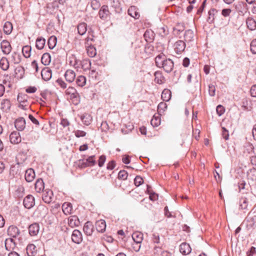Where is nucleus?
<instances>
[{
    "label": "nucleus",
    "instance_id": "obj_1",
    "mask_svg": "<svg viewBox=\"0 0 256 256\" xmlns=\"http://www.w3.org/2000/svg\"><path fill=\"white\" fill-rule=\"evenodd\" d=\"M66 94L70 96V98L72 100L73 102L76 104L79 102L80 96L76 89L72 86H70L66 90Z\"/></svg>",
    "mask_w": 256,
    "mask_h": 256
},
{
    "label": "nucleus",
    "instance_id": "obj_2",
    "mask_svg": "<svg viewBox=\"0 0 256 256\" xmlns=\"http://www.w3.org/2000/svg\"><path fill=\"white\" fill-rule=\"evenodd\" d=\"M252 205V200L248 198L242 197L240 199L239 208L244 210H248Z\"/></svg>",
    "mask_w": 256,
    "mask_h": 256
},
{
    "label": "nucleus",
    "instance_id": "obj_3",
    "mask_svg": "<svg viewBox=\"0 0 256 256\" xmlns=\"http://www.w3.org/2000/svg\"><path fill=\"white\" fill-rule=\"evenodd\" d=\"M24 206L26 208L30 209L32 208L35 204L34 197L32 195L27 196L24 200Z\"/></svg>",
    "mask_w": 256,
    "mask_h": 256
},
{
    "label": "nucleus",
    "instance_id": "obj_4",
    "mask_svg": "<svg viewBox=\"0 0 256 256\" xmlns=\"http://www.w3.org/2000/svg\"><path fill=\"white\" fill-rule=\"evenodd\" d=\"M98 14H99L100 18L101 19H102V20L107 19L109 17L110 14V12L108 10V6H106V5L102 6L100 8L99 10Z\"/></svg>",
    "mask_w": 256,
    "mask_h": 256
},
{
    "label": "nucleus",
    "instance_id": "obj_5",
    "mask_svg": "<svg viewBox=\"0 0 256 256\" xmlns=\"http://www.w3.org/2000/svg\"><path fill=\"white\" fill-rule=\"evenodd\" d=\"M20 230L18 228L14 226H10L8 229V235L14 238H18L20 234Z\"/></svg>",
    "mask_w": 256,
    "mask_h": 256
},
{
    "label": "nucleus",
    "instance_id": "obj_6",
    "mask_svg": "<svg viewBox=\"0 0 256 256\" xmlns=\"http://www.w3.org/2000/svg\"><path fill=\"white\" fill-rule=\"evenodd\" d=\"M53 198V192L50 190H46L43 192L42 198L44 202L50 204Z\"/></svg>",
    "mask_w": 256,
    "mask_h": 256
},
{
    "label": "nucleus",
    "instance_id": "obj_7",
    "mask_svg": "<svg viewBox=\"0 0 256 256\" xmlns=\"http://www.w3.org/2000/svg\"><path fill=\"white\" fill-rule=\"evenodd\" d=\"M174 63L170 59L163 60L162 61V67L166 72H170L173 68Z\"/></svg>",
    "mask_w": 256,
    "mask_h": 256
},
{
    "label": "nucleus",
    "instance_id": "obj_8",
    "mask_svg": "<svg viewBox=\"0 0 256 256\" xmlns=\"http://www.w3.org/2000/svg\"><path fill=\"white\" fill-rule=\"evenodd\" d=\"M72 240L76 244H80L82 240L81 232L78 230H74L72 235Z\"/></svg>",
    "mask_w": 256,
    "mask_h": 256
},
{
    "label": "nucleus",
    "instance_id": "obj_9",
    "mask_svg": "<svg viewBox=\"0 0 256 256\" xmlns=\"http://www.w3.org/2000/svg\"><path fill=\"white\" fill-rule=\"evenodd\" d=\"M10 140L11 143L18 144L21 142L22 138L19 132H13L10 136Z\"/></svg>",
    "mask_w": 256,
    "mask_h": 256
},
{
    "label": "nucleus",
    "instance_id": "obj_10",
    "mask_svg": "<svg viewBox=\"0 0 256 256\" xmlns=\"http://www.w3.org/2000/svg\"><path fill=\"white\" fill-rule=\"evenodd\" d=\"M160 108V104H159L158 105V110ZM160 113L158 112L157 114H155L154 116L152 119L150 121V124L154 128H158V126L160 125Z\"/></svg>",
    "mask_w": 256,
    "mask_h": 256
},
{
    "label": "nucleus",
    "instance_id": "obj_11",
    "mask_svg": "<svg viewBox=\"0 0 256 256\" xmlns=\"http://www.w3.org/2000/svg\"><path fill=\"white\" fill-rule=\"evenodd\" d=\"M14 126L19 131L23 130L26 127V120L23 118H19L15 120Z\"/></svg>",
    "mask_w": 256,
    "mask_h": 256
},
{
    "label": "nucleus",
    "instance_id": "obj_12",
    "mask_svg": "<svg viewBox=\"0 0 256 256\" xmlns=\"http://www.w3.org/2000/svg\"><path fill=\"white\" fill-rule=\"evenodd\" d=\"M174 50L177 54H180L186 48L185 42L182 40L176 42L174 45Z\"/></svg>",
    "mask_w": 256,
    "mask_h": 256
},
{
    "label": "nucleus",
    "instance_id": "obj_13",
    "mask_svg": "<svg viewBox=\"0 0 256 256\" xmlns=\"http://www.w3.org/2000/svg\"><path fill=\"white\" fill-rule=\"evenodd\" d=\"M236 10L240 12V14H244L246 12L247 5L246 3L242 2H238L234 5Z\"/></svg>",
    "mask_w": 256,
    "mask_h": 256
},
{
    "label": "nucleus",
    "instance_id": "obj_14",
    "mask_svg": "<svg viewBox=\"0 0 256 256\" xmlns=\"http://www.w3.org/2000/svg\"><path fill=\"white\" fill-rule=\"evenodd\" d=\"M191 251L190 246L186 242H183L180 246V252L184 255L189 254Z\"/></svg>",
    "mask_w": 256,
    "mask_h": 256
},
{
    "label": "nucleus",
    "instance_id": "obj_15",
    "mask_svg": "<svg viewBox=\"0 0 256 256\" xmlns=\"http://www.w3.org/2000/svg\"><path fill=\"white\" fill-rule=\"evenodd\" d=\"M41 75L44 80L48 81L52 78V70L48 68H44L42 70Z\"/></svg>",
    "mask_w": 256,
    "mask_h": 256
},
{
    "label": "nucleus",
    "instance_id": "obj_16",
    "mask_svg": "<svg viewBox=\"0 0 256 256\" xmlns=\"http://www.w3.org/2000/svg\"><path fill=\"white\" fill-rule=\"evenodd\" d=\"M40 230V226L38 223H34L28 227L29 234L32 236L37 235Z\"/></svg>",
    "mask_w": 256,
    "mask_h": 256
},
{
    "label": "nucleus",
    "instance_id": "obj_17",
    "mask_svg": "<svg viewBox=\"0 0 256 256\" xmlns=\"http://www.w3.org/2000/svg\"><path fill=\"white\" fill-rule=\"evenodd\" d=\"M1 48L4 54H8L11 52L12 48L8 41L4 40L1 42Z\"/></svg>",
    "mask_w": 256,
    "mask_h": 256
},
{
    "label": "nucleus",
    "instance_id": "obj_18",
    "mask_svg": "<svg viewBox=\"0 0 256 256\" xmlns=\"http://www.w3.org/2000/svg\"><path fill=\"white\" fill-rule=\"evenodd\" d=\"M94 226L92 222L88 221L84 225V232L87 236H91L92 234Z\"/></svg>",
    "mask_w": 256,
    "mask_h": 256
},
{
    "label": "nucleus",
    "instance_id": "obj_19",
    "mask_svg": "<svg viewBox=\"0 0 256 256\" xmlns=\"http://www.w3.org/2000/svg\"><path fill=\"white\" fill-rule=\"evenodd\" d=\"M35 132L32 130L30 132H25L23 135L22 139L28 142H32L36 139Z\"/></svg>",
    "mask_w": 256,
    "mask_h": 256
},
{
    "label": "nucleus",
    "instance_id": "obj_20",
    "mask_svg": "<svg viewBox=\"0 0 256 256\" xmlns=\"http://www.w3.org/2000/svg\"><path fill=\"white\" fill-rule=\"evenodd\" d=\"M25 180L27 182H32L35 177V172L33 169L29 168L26 171Z\"/></svg>",
    "mask_w": 256,
    "mask_h": 256
},
{
    "label": "nucleus",
    "instance_id": "obj_21",
    "mask_svg": "<svg viewBox=\"0 0 256 256\" xmlns=\"http://www.w3.org/2000/svg\"><path fill=\"white\" fill-rule=\"evenodd\" d=\"M64 77L67 82H72L76 78V74L74 70H68L65 72Z\"/></svg>",
    "mask_w": 256,
    "mask_h": 256
},
{
    "label": "nucleus",
    "instance_id": "obj_22",
    "mask_svg": "<svg viewBox=\"0 0 256 256\" xmlns=\"http://www.w3.org/2000/svg\"><path fill=\"white\" fill-rule=\"evenodd\" d=\"M96 228L98 232H104L106 228V222L103 220H98L96 223Z\"/></svg>",
    "mask_w": 256,
    "mask_h": 256
},
{
    "label": "nucleus",
    "instance_id": "obj_23",
    "mask_svg": "<svg viewBox=\"0 0 256 256\" xmlns=\"http://www.w3.org/2000/svg\"><path fill=\"white\" fill-rule=\"evenodd\" d=\"M246 24L248 28L250 30H254L256 29V20L252 17H248L246 20Z\"/></svg>",
    "mask_w": 256,
    "mask_h": 256
},
{
    "label": "nucleus",
    "instance_id": "obj_24",
    "mask_svg": "<svg viewBox=\"0 0 256 256\" xmlns=\"http://www.w3.org/2000/svg\"><path fill=\"white\" fill-rule=\"evenodd\" d=\"M128 14L135 19H138L140 14L138 12L137 8L135 6H130L128 10Z\"/></svg>",
    "mask_w": 256,
    "mask_h": 256
},
{
    "label": "nucleus",
    "instance_id": "obj_25",
    "mask_svg": "<svg viewBox=\"0 0 256 256\" xmlns=\"http://www.w3.org/2000/svg\"><path fill=\"white\" fill-rule=\"evenodd\" d=\"M80 223V220L76 216H72L68 218V225L72 228L78 226Z\"/></svg>",
    "mask_w": 256,
    "mask_h": 256
},
{
    "label": "nucleus",
    "instance_id": "obj_26",
    "mask_svg": "<svg viewBox=\"0 0 256 256\" xmlns=\"http://www.w3.org/2000/svg\"><path fill=\"white\" fill-rule=\"evenodd\" d=\"M246 220L248 226L250 227L256 226V216H252L251 212L248 213Z\"/></svg>",
    "mask_w": 256,
    "mask_h": 256
},
{
    "label": "nucleus",
    "instance_id": "obj_27",
    "mask_svg": "<svg viewBox=\"0 0 256 256\" xmlns=\"http://www.w3.org/2000/svg\"><path fill=\"white\" fill-rule=\"evenodd\" d=\"M16 246V242L12 238H7L5 241V247L6 250H13Z\"/></svg>",
    "mask_w": 256,
    "mask_h": 256
},
{
    "label": "nucleus",
    "instance_id": "obj_28",
    "mask_svg": "<svg viewBox=\"0 0 256 256\" xmlns=\"http://www.w3.org/2000/svg\"><path fill=\"white\" fill-rule=\"evenodd\" d=\"M172 97V94L170 90L165 88L163 90L161 94V99L164 101H169Z\"/></svg>",
    "mask_w": 256,
    "mask_h": 256
},
{
    "label": "nucleus",
    "instance_id": "obj_29",
    "mask_svg": "<svg viewBox=\"0 0 256 256\" xmlns=\"http://www.w3.org/2000/svg\"><path fill=\"white\" fill-rule=\"evenodd\" d=\"M44 182L42 178L38 179L35 184V189L36 192H40L44 191Z\"/></svg>",
    "mask_w": 256,
    "mask_h": 256
},
{
    "label": "nucleus",
    "instance_id": "obj_30",
    "mask_svg": "<svg viewBox=\"0 0 256 256\" xmlns=\"http://www.w3.org/2000/svg\"><path fill=\"white\" fill-rule=\"evenodd\" d=\"M184 37L186 42H190L192 41L194 37V32L191 30H186L184 34Z\"/></svg>",
    "mask_w": 256,
    "mask_h": 256
},
{
    "label": "nucleus",
    "instance_id": "obj_31",
    "mask_svg": "<svg viewBox=\"0 0 256 256\" xmlns=\"http://www.w3.org/2000/svg\"><path fill=\"white\" fill-rule=\"evenodd\" d=\"M28 256H34L36 254V247L34 244H29L26 248Z\"/></svg>",
    "mask_w": 256,
    "mask_h": 256
},
{
    "label": "nucleus",
    "instance_id": "obj_32",
    "mask_svg": "<svg viewBox=\"0 0 256 256\" xmlns=\"http://www.w3.org/2000/svg\"><path fill=\"white\" fill-rule=\"evenodd\" d=\"M151 187L147 184L146 192L150 195V199L151 200L155 201L158 200V195L150 189Z\"/></svg>",
    "mask_w": 256,
    "mask_h": 256
},
{
    "label": "nucleus",
    "instance_id": "obj_33",
    "mask_svg": "<svg viewBox=\"0 0 256 256\" xmlns=\"http://www.w3.org/2000/svg\"><path fill=\"white\" fill-rule=\"evenodd\" d=\"M41 62L44 66L48 65L51 62L50 54L48 52L44 54L41 58Z\"/></svg>",
    "mask_w": 256,
    "mask_h": 256
},
{
    "label": "nucleus",
    "instance_id": "obj_34",
    "mask_svg": "<svg viewBox=\"0 0 256 256\" xmlns=\"http://www.w3.org/2000/svg\"><path fill=\"white\" fill-rule=\"evenodd\" d=\"M132 238L134 242L140 244L143 240V234L141 232H136L132 234Z\"/></svg>",
    "mask_w": 256,
    "mask_h": 256
},
{
    "label": "nucleus",
    "instance_id": "obj_35",
    "mask_svg": "<svg viewBox=\"0 0 256 256\" xmlns=\"http://www.w3.org/2000/svg\"><path fill=\"white\" fill-rule=\"evenodd\" d=\"M86 46H87L86 50L88 56L90 57H94L96 54V48L92 46V43H90V45Z\"/></svg>",
    "mask_w": 256,
    "mask_h": 256
},
{
    "label": "nucleus",
    "instance_id": "obj_36",
    "mask_svg": "<svg viewBox=\"0 0 256 256\" xmlns=\"http://www.w3.org/2000/svg\"><path fill=\"white\" fill-rule=\"evenodd\" d=\"M10 102L7 99L4 100L1 103V108L6 112L10 110Z\"/></svg>",
    "mask_w": 256,
    "mask_h": 256
},
{
    "label": "nucleus",
    "instance_id": "obj_37",
    "mask_svg": "<svg viewBox=\"0 0 256 256\" xmlns=\"http://www.w3.org/2000/svg\"><path fill=\"white\" fill-rule=\"evenodd\" d=\"M62 209L66 214H70L72 210V205L70 202H64L62 206Z\"/></svg>",
    "mask_w": 256,
    "mask_h": 256
},
{
    "label": "nucleus",
    "instance_id": "obj_38",
    "mask_svg": "<svg viewBox=\"0 0 256 256\" xmlns=\"http://www.w3.org/2000/svg\"><path fill=\"white\" fill-rule=\"evenodd\" d=\"M76 82L78 86L82 87L86 84V78L84 76H79L76 78Z\"/></svg>",
    "mask_w": 256,
    "mask_h": 256
},
{
    "label": "nucleus",
    "instance_id": "obj_39",
    "mask_svg": "<svg viewBox=\"0 0 256 256\" xmlns=\"http://www.w3.org/2000/svg\"><path fill=\"white\" fill-rule=\"evenodd\" d=\"M46 42V40L42 38H38L36 42V46L38 50H42L44 48Z\"/></svg>",
    "mask_w": 256,
    "mask_h": 256
},
{
    "label": "nucleus",
    "instance_id": "obj_40",
    "mask_svg": "<svg viewBox=\"0 0 256 256\" xmlns=\"http://www.w3.org/2000/svg\"><path fill=\"white\" fill-rule=\"evenodd\" d=\"M12 30V25L10 22H5L4 26V32L6 34H9L11 33Z\"/></svg>",
    "mask_w": 256,
    "mask_h": 256
},
{
    "label": "nucleus",
    "instance_id": "obj_41",
    "mask_svg": "<svg viewBox=\"0 0 256 256\" xmlns=\"http://www.w3.org/2000/svg\"><path fill=\"white\" fill-rule=\"evenodd\" d=\"M218 12V11L215 8H211L208 12V22L209 23L214 22V16Z\"/></svg>",
    "mask_w": 256,
    "mask_h": 256
},
{
    "label": "nucleus",
    "instance_id": "obj_42",
    "mask_svg": "<svg viewBox=\"0 0 256 256\" xmlns=\"http://www.w3.org/2000/svg\"><path fill=\"white\" fill-rule=\"evenodd\" d=\"M81 120L84 124L86 126H88L91 122L92 118L90 114H86L81 116Z\"/></svg>",
    "mask_w": 256,
    "mask_h": 256
},
{
    "label": "nucleus",
    "instance_id": "obj_43",
    "mask_svg": "<svg viewBox=\"0 0 256 256\" xmlns=\"http://www.w3.org/2000/svg\"><path fill=\"white\" fill-rule=\"evenodd\" d=\"M32 50V48L30 46H25L22 48V52L24 56L28 58L30 56V52Z\"/></svg>",
    "mask_w": 256,
    "mask_h": 256
},
{
    "label": "nucleus",
    "instance_id": "obj_44",
    "mask_svg": "<svg viewBox=\"0 0 256 256\" xmlns=\"http://www.w3.org/2000/svg\"><path fill=\"white\" fill-rule=\"evenodd\" d=\"M78 33L80 35L84 34L86 31V23H81L78 26Z\"/></svg>",
    "mask_w": 256,
    "mask_h": 256
},
{
    "label": "nucleus",
    "instance_id": "obj_45",
    "mask_svg": "<svg viewBox=\"0 0 256 256\" xmlns=\"http://www.w3.org/2000/svg\"><path fill=\"white\" fill-rule=\"evenodd\" d=\"M56 44V38L54 36H50L48 40V44L50 49H53Z\"/></svg>",
    "mask_w": 256,
    "mask_h": 256
},
{
    "label": "nucleus",
    "instance_id": "obj_46",
    "mask_svg": "<svg viewBox=\"0 0 256 256\" xmlns=\"http://www.w3.org/2000/svg\"><path fill=\"white\" fill-rule=\"evenodd\" d=\"M0 67L4 70H6L9 68V62L6 58H2L0 60Z\"/></svg>",
    "mask_w": 256,
    "mask_h": 256
},
{
    "label": "nucleus",
    "instance_id": "obj_47",
    "mask_svg": "<svg viewBox=\"0 0 256 256\" xmlns=\"http://www.w3.org/2000/svg\"><path fill=\"white\" fill-rule=\"evenodd\" d=\"M28 96L24 94H18L17 100L19 103L24 102L28 103Z\"/></svg>",
    "mask_w": 256,
    "mask_h": 256
},
{
    "label": "nucleus",
    "instance_id": "obj_48",
    "mask_svg": "<svg viewBox=\"0 0 256 256\" xmlns=\"http://www.w3.org/2000/svg\"><path fill=\"white\" fill-rule=\"evenodd\" d=\"M144 36L147 42H151L153 40L152 32L146 30L144 34Z\"/></svg>",
    "mask_w": 256,
    "mask_h": 256
},
{
    "label": "nucleus",
    "instance_id": "obj_49",
    "mask_svg": "<svg viewBox=\"0 0 256 256\" xmlns=\"http://www.w3.org/2000/svg\"><path fill=\"white\" fill-rule=\"evenodd\" d=\"M81 68L84 70H88L90 68L91 62L88 60H84L80 62Z\"/></svg>",
    "mask_w": 256,
    "mask_h": 256
},
{
    "label": "nucleus",
    "instance_id": "obj_50",
    "mask_svg": "<svg viewBox=\"0 0 256 256\" xmlns=\"http://www.w3.org/2000/svg\"><path fill=\"white\" fill-rule=\"evenodd\" d=\"M112 6L116 9V11L121 10L120 0H110Z\"/></svg>",
    "mask_w": 256,
    "mask_h": 256
},
{
    "label": "nucleus",
    "instance_id": "obj_51",
    "mask_svg": "<svg viewBox=\"0 0 256 256\" xmlns=\"http://www.w3.org/2000/svg\"><path fill=\"white\" fill-rule=\"evenodd\" d=\"M94 156H89L88 158L84 159L86 161V162L88 164V166H94L96 162L94 160Z\"/></svg>",
    "mask_w": 256,
    "mask_h": 256
},
{
    "label": "nucleus",
    "instance_id": "obj_52",
    "mask_svg": "<svg viewBox=\"0 0 256 256\" xmlns=\"http://www.w3.org/2000/svg\"><path fill=\"white\" fill-rule=\"evenodd\" d=\"M128 176V174L124 170H120L118 174V178L120 180H125L127 178Z\"/></svg>",
    "mask_w": 256,
    "mask_h": 256
},
{
    "label": "nucleus",
    "instance_id": "obj_53",
    "mask_svg": "<svg viewBox=\"0 0 256 256\" xmlns=\"http://www.w3.org/2000/svg\"><path fill=\"white\" fill-rule=\"evenodd\" d=\"M144 182L142 178L139 176H136L134 180V183L136 186H138Z\"/></svg>",
    "mask_w": 256,
    "mask_h": 256
},
{
    "label": "nucleus",
    "instance_id": "obj_54",
    "mask_svg": "<svg viewBox=\"0 0 256 256\" xmlns=\"http://www.w3.org/2000/svg\"><path fill=\"white\" fill-rule=\"evenodd\" d=\"M77 164L78 167L82 168L88 166V164H86V161L84 159L78 160L77 162Z\"/></svg>",
    "mask_w": 256,
    "mask_h": 256
},
{
    "label": "nucleus",
    "instance_id": "obj_55",
    "mask_svg": "<svg viewBox=\"0 0 256 256\" xmlns=\"http://www.w3.org/2000/svg\"><path fill=\"white\" fill-rule=\"evenodd\" d=\"M100 6V3L98 0H93L91 2V6L94 10H98Z\"/></svg>",
    "mask_w": 256,
    "mask_h": 256
},
{
    "label": "nucleus",
    "instance_id": "obj_56",
    "mask_svg": "<svg viewBox=\"0 0 256 256\" xmlns=\"http://www.w3.org/2000/svg\"><path fill=\"white\" fill-rule=\"evenodd\" d=\"M216 110L217 114L220 116L224 112L225 108L219 104L216 106Z\"/></svg>",
    "mask_w": 256,
    "mask_h": 256
},
{
    "label": "nucleus",
    "instance_id": "obj_57",
    "mask_svg": "<svg viewBox=\"0 0 256 256\" xmlns=\"http://www.w3.org/2000/svg\"><path fill=\"white\" fill-rule=\"evenodd\" d=\"M216 88L212 84H210L208 86V93L211 96H214L215 95Z\"/></svg>",
    "mask_w": 256,
    "mask_h": 256
},
{
    "label": "nucleus",
    "instance_id": "obj_58",
    "mask_svg": "<svg viewBox=\"0 0 256 256\" xmlns=\"http://www.w3.org/2000/svg\"><path fill=\"white\" fill-rule=\"evenodd\" d=\"M250 50L252 54H256V39L252 40L250 43Z\"/></svg>",
    "mask_w": 256,
    "mask_h": 256
},
{
    "label": "nucleus",
    "instance_id": "obj_59",
    "mask_svg": "<svg viewBox=\"0 0 256 256\" xmlns=\"http://www.w3.org/2000/svg\"><path fill=\"white\" fill-rule=\"evenodd\" d=\"M86 134L85 132L80 130H77L74 132V134L77 138L84 137L86 136Z\"/></svg>",
    "mask_w": 256,
    "mask_h": 256
},
{
    "label": "nucleus",
    "instance_id": "obj_60",
    "mask_svg": "<svg viewBox=\"0 0 256 256\" xmlns=\"http://www.w3.org/2000/svg\"><path fill=\"white\" fill-rule=\"evenodd\" d=\"M106 160V157L104 155H102L100 156L98 160V166L102 167L104 166Z\"/></svg>",
    "mask_w": 256,
    "mask_h": 256
},
{
    "label": "nucleus",
    "instance_id": "obj_61",
    "mask_svg": "<svg viewBox=\"0 0 256 256\" xmlns=\"http://www.w3.org/2000/svg\"><path fill=\"white\" fill-rule=\"evenodd\" d=\"M184 24H178L175 28H174V31H184Z\"/></svg>",
    "mask_w": 256,
    "mask_h": 256
},
{
    "label": "nucleus",
    "instance_id": "obj_62",
    "mask_svg": "<svg viewBox=\"0 0 256 256\" xmlns=\"http://www.w3.org/2000/svg\"><path fill=\"white\" fill-rule=\"evenodd\" d=\"M222 135L224 139L228 140L229 138V134L228 130L224 127L222 128Z\"/></svg>",
    "mask_w": 256,
    "mask_h": 256
},
{
    "label": "nucleus",
    "instance_id": "obj_63",
    "mask_svg": "<svg viewBox=\"0 0 256 256\" xmlns=\"http://www.w3.org/2000/svg\"><path fill=\"white\" fill-rule=\"evenodd\" d=\"M28 118L32 121V122L36 126H38L40 125V122L37 119H36L32 114H29Z\"/></svg>",
    "mask_w": 256,
    "mask_h": 256
},
{
    "label": "nucleus",
    "instance_id": "obj_64",
    "mask_svg": "<svg viewBox=\"0 0 256 256\" xmlns=\"http://www.w3.org/2000/svg\"><path fill=\"white\" fill-rule=\"evenodd\" d=\"M250 92L252 96L256 98V84L252 86Z\"/></svg>",
    "mask_w": 256,
    "mask_h": 256
}]
</instances>
